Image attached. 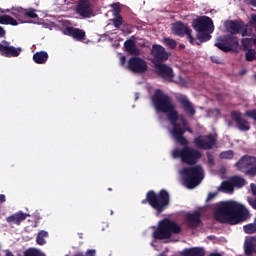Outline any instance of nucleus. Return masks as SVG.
<instances>
[{
    "instance_id": "f257e3e1",
    "label": "nucleus",
    "mask_w": 256,
    "mask_h": 256,
    "mask_svg": "<svg viewBox=\"0 0 256 256\" xmlns=\"http://www.w3.org/2000/svg\"><path fill=\"white\" fill-rule=\"evenodd\" d=\"M152 105L158 113H166L167 119L173 124L171 135L179 145H189V140L185 138V129L177 123L179 121V112L175 110V104L169 95L157 89L152 96Z\"/></svg>"
},
{
    "instance_id": "f03ea898",
    "label": "nucleus",
    "mask_w": 256,
    "mask_h": 256,
    "mask_svg": "<svg viewBox=\"0 0 256 256\" xmlns=\"http://www.w3.org/2000/svg\"><path fill=\"white\" fill-rule=\"evenodd\" d=\"M251 217L249 210L243 204L236 201L221 202L214 210V218L219 223L239 225Z\"/></svg>"
},
{
    "instance_id": "7ed1b4c3",
    "label": "nucleus",
    "mask_w": 256,
    "mask_h": 256,
    "mask_svg": "<svg viewBox=\"0 0 256 256\" xmlns=\"http://www.w3.org/2000/svg\"><path fill=\"white\" fill-rule=\"evenodd\" d=\"M142 205H147V203L156 211L157 215H161L165 209L171 203V196L167 190L162 189L158 193L153 190H149L146 193V198L141 201Z\"/></svg>"
},
{
    "instance_id": "20e7f679",
    "label": "nucleus",
    "mask_w": 256,
    "mask_h": 256,
    "mask_svg": "<svg viewBox=\"0 0 256 256\" xmlns=\"http://www.w3.org/2000/svg\"><path fill=\"white\" fill-rule=\"evenodd\" d=\"M192 27L197 32V39L195 45H201V43H207L211 41V33L215 31L213 26V20L209 16H200L192 21Z\"/></svg>"
},
{
    "instance_id": "39448f33",
    "label": "nucleus",
    "mask_w": 256,
    "mask_h": 256,
    "mask_svg": "<svg viewBox=\"0 0 256 256\" xmlns=\"http://www.w3.org/2000/svg\"><path fill=\"white\" fill-rule=\"evenodd\" d=\"M181 231V226L177 222L169 218H164L158 223L157 229L153 232V238L163 241L165 239H171L173 235H179Z\"/></svg>"
},
{
    "instance_id": "423d86ee",
    "label": "nucleus",
    "mask_w": 256,
    "mask_h": 256,
    "mask_svg": "<svg viewBox=\"0 0 256 256\" xmlns=\"http://www.w3.org/2000/svg\"><path fill=\"white\" fill-rule=\"evenodd\" d=\"M182 175L184 179V185L188 189H195V187H197V185L203 181V167H201V165L184 167L182 169Z\"/></svg>"
},
{
    "instance_id": "0eeeda50",
    "label": "nucleus",
    "mask_w": 256,
    "mask_h": 256,
    "mask_svg": "<svg viewBox=\"0 0 256 256\" xmlns=\"http://www.w3.org/2000/svg\"><path fill=\"white\" fill-rule=\"evenodd\" d=\"M184 146L182 149L176 148L173 150L172 155L174 159L181 158L182 163L186 165H196L201 157V152L189 145Z\"/></svg>"
},
{
    "instance_id": "6e6552de",
    "label": "nucleus",
    "mask_w": 256,
    "mask_h": 256,
    "mask_svg": "<svg viewBox=\"0 0 256 256\" xmlns=\"http://www.w3.org/2000/svg\"><path fill=\"white\" fill-rule=\"evenodd\" d=\"M214 45L224 53H229L231 51H239V38L232 34L219 36L216 39Z\"/></svg>"
},
{
    "instance_id": "1a4fd4ad",
    "label": "nucleus",
    "mask_w": 256,
    "mask_h": 256,
    "mask_svg": "<svg viewBox=\"0 0 256 256\" xmlns=\"http://www.w3.org/2000/svg\"><path fill=\"white\" fill-rule=\"evenodd\" d=\"M236 167L247 177H256V157L244 155L237 163Z\"/></svg>"
},
{
    "instance_id": "9d476101",
    "label": "nucleus",
    "mask_w": 256,
    "mask_h": 256,
    "mask_svg": "<svg viewBox=\"0 0 256 256\" xmlns=\"http://www.w3.org/2000/svg\"><path fill=\"white\" fill-rule=\"evenodd\" d=\"M193 143L198 149L210 151L215 145H217V138H215L213 134L199 135L194 138Z\"/></svg>"
},
{
    "instance_id": "9b49d317",
    "label": "nucleus",
    "mask_w": 256,
    "mask_h": 256,
    "mask_svg": "<svg viewBox=\"0 0 256 256\" xmlns=\"http://www.w3.org/2000/svg\"><path fill=\"white\" fill-rule=\"evenodd\" d=\"M127 68L132 73H138L141 75L143 73H147L149 66L147 65V61H145V59L134 56L128 59Z\"/></svg>"
},
{
    "instance_id": "f8f14e48",
    "label": "nucleus",
    "mask_w": 256,
    "mask_h": 256,
    "mask_svg": "<svg viewBox=\"0 0 256 256\" xmlns=\"http://www.w3.org/2000/svg\"><path fill=\"white\" fill-rule=\"evenodd\" d=\"M150 53L152 56L151 63H153L154 65L165 63V61L169 59V52L165 49V47L159 44L152 45Z\"/></svg>"
},
{
    "instance_id": "ddd939ff",
    "label": "nucleus",
    "mask_w": 256,
    "mask_h": 256,
    "mask_svg": "<svg viewBox=\"0 0 256 256\" xmlns=\"http://www.w3.org/2000/svg\"><path fill=\"white\" fill-rule=\"evenodd\" d=\"M172 29L178 37H187V40L190 44L195 45V37H193V30L189 28L185 23L183 22H176Z\"/></svg>"
},
{
    "instance_id": "4468645a",
    "label": "nucleus",
    "mask_w": 256,
    "mask_h": 256,
    "mask_svg": "<svg viewBox=\"0 0 256 256\" xmlns=\"http://www.w3.org/2000/svg\"><path fill=\"white\" fill-rule=\"evenodd\" d=\"M155 72L161 77V79H164L165 81H173V77H175V74L173 73V68L171 66L165 64V63H160L154 65Z\"/></svg>"
},
{
    "instance_id": "2eb2a0df",
    "label": "nucleus",
    "mask_w": 256,
    "mask_h": 256,
    "mask_svg": "<svg viewBox=\"0 0 256 256\" xmlns=\"http://www.w3.org/2000/svg\"><path fill=\"white\" fill-rule=\"evenodd\" d=\"M21 51H23V49L21 47H15V46H9V42L8 41H2V43H0V55L2 57H19V55H21Z\"/></svg>"
},
{
    "instance_id": "dca6fc26",
    "label": "nucleus",
    "mask_w": 256,
    "mask_h": 256,
    "mask_svg": "<svg viewBox=\"0 0 256 256\" xmlns=\"http://www.w3.org/2000/svg\"><path fill=\"white\" fill-rule=\"evenodd\" d=\"M230 117L234 123H236V127L239 131H250L251 130V124H249V121L245 120L243 118V113L239 111H232L230 114Z\"/></svg>"
},
{
    "instance_id": "f3484780",
    "label": "nucleus",
    "mask_w": 256,
    "mask_h": 256,
    "mask_svg": "<svg viewBox=\"0 0 256 256\" xmlns=\"http://www.w3.org/2000/svg\"><path fill=\"white\" fill-rule=\"evenodd\" d=\"M76 13L82 19H89L93 15V8L89 0H80L76 6Z\"/></svg>"
},
{
    "instance_id": "a211bd4d",
    "label": "nucleus",
    "mask_w": 256,
    "mask_h": 256,
    "mask_svg": "<svg viewBox=\"0 0 256 256\" xmlns=\"http://www.w3.org/2000/svg\"><path fill=\"white\" fill-rule=\"evenodd\" d=\"M63 33L64 35H68V37H73L75 41H84L87 36L85 30L71 26L64 28Z\"/></svg>"
},
{
    "instance_id": "6ab92c4d",
    "label": "nucleus",
    "mask_w": 256,
    "mask_h": 256,
    "mask_svg": "<svg viewBox=\"0 0 256 256\" xmlns=\"http://www.w3.org/2000/svg\"><path fill=\"white\" fill-rule=\"evenodd\" d=\"M224 27L230 35H239L241 29H243V21L239 20H228L224 23Z\"/></svg>"
},
{
    "instance_id": "aec40b11",
    "label": "nucleus",
    "mask_w": 256,
    "mask_h": 256,
    "mask_svg": "<svg viewBox=\"0 0 256 256\" xmlns=\"http://www.w3.org/2000/svg\"><path fill=\"white\" fill-rule=\"evenodd\" d=\"M177 101L180 103L184 113H186L187 115H190L191 117H193V115L197 113V111L195 110V107H193V103L189 101V98H187V96L181 95L177 98Z\"/></svg>"
},
{
    "instance_id": "412c9836",
    "label": "nucleus",
    "mask_w": 256,
    "mask_h": 256,
    "mask_svg": "<svg viewBox=\"0 0 256 256\" xmlns=\"http://www.w3.org/2000/svg\"><path fill=\"white\" fill-rule=\"evenodd\" d=\"M186 223L190 229H197L201 225V212L194 211L186 215Z\"/></svg>"
},
{
    "instance_id": "4be33fe9",
    "label": "nucleus",
    "mask_w": 256,
    "mask_h": 256,
    "mask_svg": "<svg viewBox=\"0 0 256 256\" xmlns=\"http://www.w3.org/2000/svg\"><path fill=\"white\" fill-rule=\"evenodd\" d=\"M12 15L18 19V21H23V17H29V19H35L37 18V13H35V10L27 11L23 8H18L12 12Z\"/></svg>"
},
{
    "instance_id": "5701e85b",
    "label": "nucleus",
    "mask_w": 256,
    "mask_h": 256,
    "mask_svg": "<svg viewBox=\"0 0 256 256\" xmlns=\"http://www.w3.org/2000/svg\"><path fill=\"white\" fill-rule=\"evenodd\" d=\"M27 217H30L29 214L27 213H23L22 211L12 214L10 216H8L6 218L7 223H9L10 225H21V223H23V221H25V219H27Z\"/></svg>"
},
{
    "instance_id": "b1692460",
    "label": "nucleus",
    "mask_w": 256,
    "mask_h": 256,
    "mask_svg": "<svg viewBox=\"0 0 256 256\" xmlns=\"http://www.w3.org/2000/svg\"><path fill=\"white\" fill-rule=\"evenodd\" d=\"M245 255H256V236L249 237L244 243Z\"/></svg>"
},
{
    "instance_id": "393cba45",
    "label": "nucleus",
    "mask_w": 256,
    "mask_h": 256,
    "mask_svg": "<svg viewBox=\"0 0 256 256\" xmlns=\"http://www.w3.org/2000/svg\"><path fill=\"white\" fill-rule=\"evenodd\" d=\"M124 48L129 55H135L138 57V55H141V51L139 48H137V44L135 43V40L129 39L124 42Z\"/></svg>"
},
{
    "instance_id": "a878e982",
    "label": "nucleus",
    "mask_w": 256,
    "mask_h": 256,
    "mask_svg": "<svg viewBox=\"0 0 256 256\" xmlns=\"http://www.w3.org/2000/svg\"><path fill=\"white\" fill-rule=\"evenodd\" d=\"M48 59H49V54H47L46 51L36 52L33 55V61L38 65H44V63H47Z\"/></svg>"
},
{
    "instance_id": "bb28decb",
    "label": "nucleus",
    "mask_w": 256,
    "mask_h": 256,
    "mask_svg": "<svg viewBox=\"0 0 256 256\" xmlns=\"http://www.w3.org/2000/svg\"><path fill=\"white\" fill-rule=\"evenodd\" d=\"M184 256H205V250L203 248L195 247L185 250Z\"/></svg>"
},
{
    "instance_id": "cd10ccee",
    "label": "nucleus",
    "mask_w": 256,
    "mask_h": 256,
    "mask_svg": "<svg viewBox=\"0 0 256 256\" xmlns=\"http://www.w3.org/2000/svg\"><path fill=\"white\" fill-rule=\"evenodd\" d=\"M243 51H249L253 49V45L256 47V37L255 38H242L241 40Z\"/></svg>"
},
{
    "instance_id": "c85d7f7f",
    "label": "nucleus",
    "mask_w": 256,
    "mask_h": 256,
    "mask_svg": "<svg viewBox=\"0 0 256 256\" xmlns=\"http://www.w3.org/2000/svg\"><path fill=\"white\" fill-rule=\"evenodd\" d=\"M0 25H13L17 26V20L9 15H2L0 16Z\"/></svg>"
},
{
    "instance_id": "c756f323",
    "label": "nucleus",
    "mask_w": 256,
    "mask_h": 256,
    "mask_svg": "<svg viewBox=\"0 0 256 256\" xmlns=\"http://www.w3.org/2000/svg\"><path fill=\"white\" fill-rule=\"evenodd\" d=\"M230 181H232L233 187H237V189H241V187H245V178L241 176H232L230 177Z\"/></svg>"
},
{
    "instance_id": "7c9ffc66",
    "label": "nucleus",
    "mask_w": 256,
    "mask_h": 256,
    "mask_svg": "<svg viewBox=\"0 0 256 256\" xmlns=\"http://www.w3.org/2000/svg\"><path fill=\"white\" fill-rule=\"evenodd\" d=\"M234 186L231 179L228 181H223L221 185L218 187V191H227V192H233Z\"/></svg>"
},
{
    "instance_id": "2f4dec72",
    "label": "nucleus",
    "mask_w": 256,
    "mask_h": 256,
    "mask_svg": "<svg viewBox=\"0 0 256 256\" xmlns=\"http://www.w3.org/2000/svg\"><path fill=\"white\" fill-rule=\"evenodd\" d=\"M45 237H49V233L47 231L41 230L38 232L36 237L37 245H45V243H47V241H45Z\"/></svg>"
},
{
    "instance_id": "473e14b6",
    "label": "nucleus",
    "mask_w": 256,
    "mask_h": 256,
    "mask_svg": "<svg viewBox=\"0 0 256 256\" xmlns=\"http://www.w3.org/2000/svg\"><path fill=\"white\" fill-rule=\"evenodd\" d=\"M243 229H244V233H246L247 235L255 234L256 233V222L244 225Z\"/></svg>"
},
{
    "instance_id": "72a5a7b5",
    "label": "nucleus",
    "mask_w": 256,
    "mask_h": 256,
    "mask_svg": "<svg viewBox=\"0 0 256 256\" xmlns=\"http://www.w3.org/2000/svg\"><path fill=\"white\" fill-rule=\"evenodd\" d=\"M124 23L123 16H115V18L112 19V24L116 29H120L121 25Z\"/></svg>"
},
{
    "instance_id": "f704fd0d",
    "label": "nucleus",
    "mask_w": 256,
    "mask_h": 256,
    "mask_svg": "<svg viewBox=\"0 0 256 256\" xmlns=\"http://www.w3.org/2000/svg\"><path fill=\"white\" fill-rule=\"evenodd\" d=\"M111 8H112V13H113L114 17L121 16V4L119 2L113 3L111 5Z\"/></svg>"
},
{
    "instance_id": "c9c22d12",
    "label": "nucleus",
    "mask_w": 256,
    "mask_h": 256,
    "mask_svg": "<svg viewBox=\"0 0 256 256\" xmlns=\"http://www.w3.org/2000/svg\"><path fill=\"white\" fill-rule=\"evenodd\" d=\"M245 59L246 61H255L256 60V51L254 49L246 50Z\"/></svg>"
},
{
    "instance_id": "e433bc0d",
    "label": "nucleus",
    "mask_w": 256,
    "mask_h": 256,
    "mask_svg": "<svg viewBox=\"0 0 256 256\" xmlns=\"http://www.w3.org/2000/svg\"><path fill=\"white\" fill-rule=\"evenodd\" d=\"M235 153L233 150H227L220 153V159H233Z\"/></svg>"
},
{
    "instance_id": "4c0bfd02",
    "label": "nucleus",
    "mask_w": 256,
    "mask_h": 256,
    "mask_svg": "<svg viewBox=\"0 0 256 256\" xmlns=\"http://www.w3.org/2000/svg\"><path fill=\"white\" fill-rule=\"evenodd\" d=\"M164 43L169 49H175L177 47V41L171 38H164Z\"/></svg>"
},
{
    "instance_id": "58836bf2",
    "label": "nucleus",
    "mask_w": 256,
    "mask_h": 256,
    "mask_svg": "<svg viewBox=\"0 0 256 256\" xmlns=\"http://www.w3.org/2000/svg\"><path fill=\"white\" fill-rule=\"evenodd\" d=\"M240 33L242 37H251L252 30H249L245 23H243Z\"/></svg>"
},
{
    "instance_id": "ea45409f",
    "label": "nucleus",
    "mask_w": 256,
    "mask_h": 256,
    "mask_svg": "<svg viewBox=\"0 0 256 256\" xmlns=\"http://www.w3.org/2000/svg\"><path fill=\"white\" fill-rule=\"evenodd\" d=\"M247 202L249 203V205L252 207V209L256 210V198H252V197H247Z\"/></svg>"
},
{
    "instance_id": "a19ab883",
    "label": "nucleus",
    "mask_w": 256,
    "mask_h": 256,
    "mask_svg": "<svg viewBox=\"0 0 256 256\" xmlns=\"http://www.w3.org/2000/svg\"><path fill=\"white\" fill-rule=\"evenodd\" d=\"M207 160L210 165H215V157H213V154L207 153Z\"/></svg>"
},
{
    "instance_id": "79ce46f5",
    "label": "nucleus",
    "mask_w": 256,
    "mask_h": 256,
    "mask_svg": "<svg viewBox=\"0 0 256 256\" xmlns=\"http://www.w3.org/2000/svg\"><path fill=\"white\" fill-rule=\"evenodd\" d=\"M219 195V192H210L206 198V201H212L215 197Z\"/></svg>"
},
{
    "instance_id": "37998d69",
    "label": "nucleus",
    "mask_w": 256,
    "mask_h": 256,
    "mask_svg": "<svg viewBox=\"0 0 256 256\" xmlns=\"http://www.w3.org/2000/svg\"><path fill=\"white\" fill-rule=\"evenodd\" d=\"M250 24L252 25L253 29H255V31H256V15H252Z\"/></svg>"
},
{
    "instance_id": "c03bdc74",
    "label": "nucleus",
    "mask_w": 256,
    "mask_h": 256,
    "mask_svg": "<svg viewBox=\"0 0 256 256\" xmlns=\"http://www.w3.org/2000/svg\"><path fill=\"white\" fill-rule=\"evenodd\" d=\"M250 189H251L252 195H254V197H256V184L251 183L250 184Z\"/></svg>"
},
{
    "instance_id": "a18cd8bd",
    "label": "nucleus",
    "mask_w": 256,
    "mask_h": 256,
    "mask_svg": "<svg viewBox=\"0 0 256 256\" xmlns=\"http://www.w3.org/2000/svg\"><path fill=\"white\" fill-rule=\"evenodd\" d=\"M95 255H97V251L93 249L87 250L86 252V256H95Z\"/></svg>"
},
{
    "instance_id": "49530a36",
    "label": "nucleus",
    "mask_w": 256,
    "mask_h": 256,
    "mask_svg": "<svg viewBox=\"0 0 256 256\" xmlns=\"http://www.w3.org/2000/svg\"><path fill=\"white\" fill-rule=\"evenodd\" d=\"M6 201L5 194H0V203H5Z\"/></svg>"
},
{
    "instance_id": "de8ad7c7",
    "label": "nucleus",
    "mask_w": 256,
    "mask_h": 256,
    "mask_svg": "<svg viewBox=\"0 0 256 256\" xmlns=\"http://www.w3.org/2000/svg\"><path fill=\"white\" fill-rule=\"evenodd\" d=\"M125 61H127V58L125 56L120 57V63L121 65H125Z\"/></svg>"
},
{
    "instance_id": "09e8293b",
    "label": "nucleus",
    "mask_w": 256,
    "mask_h": 256,
    "mask_svg": "<svg viewBox=\"0 0 256 256\" xmlns=\"http://www.w3.org/2000/svg\"><path fill=\"white\" fill-rule=\"evenodd\" d=\"M5 28L0 26V37H3L5 35Z\"/></svg>"
},
{
    "instance_id": "8fccbe9b",
    "label": "nucleus",
    "mask_w": 256,
    "mask_h": 256,
    "mask_svg": "<svg viewBox=\"0 0 256 256\" xmlns=\"http://www.w3.org/2000/svg\"><path fill=\"white\" fill-rule=\"evenodd\" d=\"M5 256H15V255H13V252H11L9 250H6V255Z\"/></svg>"
},
{
    "instance_id": "3c124183",
    "label": "nucleus",
    "mask_w": 256,
    "mask_h": 256,
    "mask_svg": "<svg viewBox=\"0 0 256 256\" xmlns=\"http://www.w3.org/2000/svg\"><path fill=\"white\" fill-rule=\"evenodd\" d=\"M184 131H188V133H193V130L191 128H186Z\"/></svg>"
},
{
    "instance_id": "603ef678",
    "label": "nucleus",
    "mask_w": 256,
    "mask_h": 256,
    "mask_svg": "<svg viewBox=\"0 0 256 256\" xmlns=\"http://www.w3.org/2000/svg\"><path fill=\"white\" fill-rule=\"evenodd\" d=\"M251 5H253V7H256V0H251Z\"/></svg>"
},
{
    "instance_id": "864d4df0",
    "label": "nucleus",
    "mask_w": 256,
    "mask_h": 256,
    "mask_svg": "<svg viewBox=\"0 0 256 256\" xmlns=\"http://www.w3.org/2000/svg\"><path fill=\"white\" fill-rule=\"evenodd\" d=\"M209 256H221V254H219V253H212Z\"/></svg>"
},
{
    "instance_id": "5fc2aeb1",
    "label": "nucleus",
    "mask_w": 256,
    "mask_h": 256,
    "mask_svg": "<svg viewBox=\"0 0 256 256\" xmlns=\"http://www.w3.org/2000/svg\"><path fill=\"white\" fill-rule=\"evenodd\" d=\"M179 48H180V49H185V44H180V45H179Z\"/></svg>"
},
{
    "instance_id": "6e6d98bb",
    "label": "nucleus",
    "mask_w": 256,
    "mask_h": 256,
    "mask_svg": "<svg viewBox=\"0 0 256 256\" xmlns=\"http://www.w3.org/2000/svg\"><path fill=\"white\" fill-rule=\"evenodd\" d=\"M79 239H83V233H79Z\"/></svg>"
},
{
    "instance_id": "4d7b16f0",
    "label": "nucleus",
    "mask_w": 256,
    "mask_h": 256,
    "mask_svg": "<svg viewBox=\"0 0 256 256\" xmlns=\"http://www.w3.org/2000/svg\"><path fill=\"white\" fill-rule=\"evenodd\" d=\"M108 191H113V188H108Z\"/></svg>"
},
{
    "instance_id": "13d9d810",
    "label": "nucleus",
    "mask_w": 256,
    "mask_h": 256,
    "mask_svg": "<svg viewBox=\"0 0 256 256\" xmlns=\"http://www.w3.org/2000/svg\"><path fill=\"white\" fill-rule=\"evenodd\" d=\"M254 79H255V81H256V73L254 74Z\"/></svg>"
},
{
    "instance_id": "bf43d9fd",
    "label": "nucleus",
    "mask_w": 256,
    "mask_h": 256,
    "mask_svg": "<svg viewBox=\"0 0 256 256\" xmlns=\"http://www.w3.org/2000/svg\"><path fill=\"white\" fill-rule=\"evenodd\" d=\"M111 215H113V210H111Z\"/></svg>"
}]
</instances>
